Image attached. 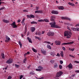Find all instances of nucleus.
I'll use <instances>...</instances> for the list:
<instances>
[{
  "instance_id": "nucleus-1",
  "label": "nucleus",
  "mask_w": 79,
  "mask_h": 79,
  "mask_svg": "<svg viewBox=\"0 0 79 79\" xmlns=\"http://www.w3.org/2000/svg\"><path fill=\"white\" fill-rule=\"evenodd\" d=\"M72 35V33L70 31H65L64 32V36H66L67 39L70 38Z\"/></svg>"
},
{
  "instance_id": "nucleus-2",
  "label": "nucleus",
  "mask_w": 79,
  "mask_h": 79,
  "mask_svg": "<svg viewBox=\"0 0 79 79\" xmlns=\"http://www.w3.org/2000/svg\"><path fill=\"white\" fill-rule=\"evenodd\" d=\"M49 24L51 25V27H54L58 28H60V27L56 25V22H52L50 23Z\"/></svg>"
},
{
  "instance_id": "nucleus-3",
  "label": "nucleus",
  "mask_w": 79,
  "mask_h": 79,
  "mask_svg": "<svg viewBox=\"0 0 79 79\" xmlns=\"http://www.w3.org/2000/svg\"><path fill=\"white\" fill-rule=\"evenodd\" d=\"M63 74V72L62 71H60L59 72H57L56 74V75L55 77L56 79H59L58 77H60V76H61Z\"/></svg>"
},
{
  "instance_id": "nucleus-4",
  "label": "nucleus",
  "mask_w": 79,
  "mask_h": 79,
  "mask_svg": "<svg viewBox=\"0 0 79 79\" xmlns=\"http://www.w3.org/2000/svg\"><path fill=\"white\" fill-rule=\"evenodd\" d=\"M10 25L13 27V28H17L18 27V26L16 24L15 22H13Z\"/></svg>"
},
{
  "instance_id": "nucleus-5",
  "label": "nucleus",
  "mask_w": 79,
  "mask_h": 79,
  "mask_svg": "<svg viewBox=\"0 0 79 79\" xmlns=\"http://www.w3.org/2000/svg\"><path fill=\"white\" fill-rule=\"evenodd\" d=\"M27 17L28 19H29V18L31 19L32 18H35V16L32 14H31L30 15H27Z\"/></svg>"
},
{
  "instance_id": "nucleus-6",
  "label": "nucleus",
  "mask_w": 79,
  "mask_h": 79,
  "mask_svg": "<svg viewBox=\"0 0 79 79\" xmlns=\"http://www.w3.org/2000/svg\"><path fill=\"white\" fill-rule=\"evenodd\" d=\"M50 20L52 22H55V17L53 16H51Z\"/></svg>"
},
{
  "instance_id": "nucleus-7",
  "label": "nucleus",
  "mask_w": 79,
  "mask_h": 79,
  "mask_svg": "<svg viewBox=\"0 0 79 79\" xmlns=\"http://www.w3.org/2000/svg\"><path fill=\"white\" fill-rule=\"evenodd\" d=\"M47 34L48 36H53L54 33L53 32H48Z\"/></svg>"
},
{
  "instance_id": "nucleus-8",
  "label": "nucleus",
  "mask_w": 79,
  "mask_h": 79,
  "mask_svg": "<svg viewBox=\"0 0 79 79\" xmlns=\"http://www.w3.org/2000/svg\"><path fill=\"white\" fill-rule=\"evenodd\" d=\"M73 43L74 42L72 41L68 43H64L62 44V45H71V44H73Z\"/></svg>"
},
{
  "instance_id": "nucleus-9",
  "label": "nucleus",
  "mask_w": 79,
  "mask_h": 79,
  "mask_svg": "<svg viewBox=\"0 0 79 79\" xmlns=\"http://www.w3.org/2000/svg\"><path fill=\"white\" fill-rule=\"evenodd\" d=\"M61 19H64V20H68L69 21H70L71 20V19L70 18H68V17H61Z\"/></svg>"
},
{
  "instance_id": "nucleus-10",
  "label": "nucleus",
  "mask_w": 79,
  "mask_h": 79,
  "mask_svg": "<svg viewBox=\"0 0 79 79\" xmlns=\"http://www.w3.org/2000/svg\"><path fill=\"white\" fill-rule=\"evenodd\" d=\"M13 63V60L11 59H9L6 61V63L7 64H11Z\"/></svg>"
},
{
  "instance_id": "nucleus-11",
  "label": "nucleus",
  "mask_w": 79,
  "mask_h": 79,
  "mask_svg": "<svg viewBox=\"0 0 79 79\" xmlns=\"http://www.w3.org/2000/svg\"><path fill=\"white\" fill-rule=\"evenodd\" d=\"M55 44L57 45H60L61 44V41H60L56 40L55 41Z\"/></svg>"
},
{
  "instance_id": "nucleus-12",
  "label": "nucleus",
  "mask_w": 79,
  "mask_h": 79,
  "mask_svg": "<svg viewBox=\"0 0 79 79\" xmlns=\"http://www.w3.org/2000/svg\"><path fill=\"white\" fill-rule=\"evenodd\" d=\"M52 14H54L55 15H57V14H58V11L52 10Z\"/></svg>"
},
{
  "instance_id": "nucleus-13",
  "label": "nucleus",
  "mask_w": 79,
  "mask_h": 79,
  "mask_svg": "<svg viewBox=\"0 0 79 79\" xmlns=\"http://www.w3.org/2000/svg\"><path fill=\"white\" fill-rule=\"evenodd\" d=\"M57 7L59 10H63L64 8V7L63 6H58Z\"/></svg>"
},
{
  "instance_id": "nucleus-14",
  "label": "nucleus",
  "mask_w": 79,
  "mask_h": 79,
  "mask_svg": "<svg viewBox=\"0 0 79 79\" xmlns=\"http://www.w3.org/2000/svg\"><path fill=\"white\" fill-rule=\"evenodd\" d=\"M2 21L4 23H10V21H9V20H5V19H3Z\"/></svg>"
},
{
  "instance_id": "nucleus-15",
  "label": "nucleus",
  "mask_w": 79,
  "mask_h": 79,
  "mask_svg": "<svg viewBox=\"0 0 79 79\" xmlns=\"http://www.w3.org/2000/svg\"><path fill=\"white\" fill-rule=\"evenodd\" d=\"M58 67V65L57 64H55L54 65V68L55 69H57V68Z\"/></svg>"
},
{
  "instance_id": "nucleus-16",
  "label": "nucleus",
  "mask_w": 79,
  "mask_h": 79,
  "mask_svg": "<svg viewBox=\"0 0 79 79\" xmlns=\"http://www.w3.org/2000/svg\"><path fill=\"white\" fill-rule=\"evenodd\" d=\"M27 40H28V41L30 43H31V44H32V42L31 39V38H30L29 37H27Z\"/></svg>"
},
{
  "instance_id": "nucleus-17",
  "label": "nucleus",
  "mask_w": 79,
  "mask_h": 79,
  "mask_svg": "<svg viewBox=\"0 0 79 79\" xmlns=\"http://www.w3.org/2000/svg\"><path fill=\"white\" fill-rule=\"evenodd\" d=\"M31 31L32 32H34L35 30V28L34 27H31Z\"/></svg>"
},
{
  "instance_id": "nucleus-18",
  "label": "nucleus",
  "mask_w": 79,
  "mask_h": 79,
  "mask_svg": "<svg viewBox=\"0 0 79 79\" xmlns=\"http://www.w3.org/2000/svg\"><path fill=\"white\" fill-rule=\"evenodd\" d=\"M1 56L2 57V59H5V54L3 53L1 54Z\"/></svg>"
},
{
  "instance_id": "nucleus-19",
  "label": "nucleus",
  "mask_w": 79,
  "mask_h": 79,
  "mask_svg": "<svg viewBox=\"0 0 79 79\" xmlns=\"http://www.w3.org/2000/svg\"><path fill=\"white\" fill-rule=\"evenodd\" d=\"M68 67L69 68H73V65L71 63H70L68 65Z\"/></svg>"
},
{
  "instance_id": "nucleus-20",
  "label": "nucleus",
  "mask_w": 79,
  "mask_h": 79,
  "mask_svg": "<svg viewBox=\"0 0 79 79\" xmlns=\"http://www.w3.org/2000/svg\"><path fill=\"white\" fill-rule=\"evenodd\" d=\"M46 51L41 50V53H43L44 55H46Z\"/></svg>"
},
{
  "instance_id": "nucleus-21",
  "label": "nucleus",
  "mask_w": 79,
  "mask_h": 79,
  "mask_svg": "<svg viewBox=\"0 0 79 79\" xmlns=\"http://www.w3.org/2000/svg\"><path fill=\"white\" fill-rule=\"evenodd\" d=\"M51 55H52L53 56H54L55 55V53L54 52H52L50 53Z\"/></svg>"
},
{
  "instance_id": "nucleus-22",
  "label": "nucleus",
  "mask_w": 79,
  "mask_h": 79,
  "mask_svg": "<svg viewBox=\"0 0 79 79\" xmlns=\"http://www.w3.org/2000/svg\"><path fill=\"white\" fill-rule=\"evenodd\" d=\"M68 4L69 5H71V6H74V4L71 2H69Z\"/></svg>"
},
{
  "instance_id": "nucleus-23",
  "label": "nucleus",
  "mask_w": 79,
  "mask_h": 79,
  "mask_svg": "<svg viewBox=\"0 0 79 79\" xmlns=\"http://www.w3.org/2000/svg\"><path fill=\"white\" fill-rule=\"evenodd\" d=\"M38 69H40V70H42L43 69V67H42L41 66H39L38 67Z\"/></svg>"
},
{
  "instance_id": "nucleus-24",
  "label": "nucleus",
  "mask_w": 79,
  "mask_h": 79,
  "mask_svg": "<svg viewBox=\"0 0 79 79\" xmlns=\"http://www.w3.org/2000/svg\"><path fill=\"white\" fill-rule=\"evenodd\" d=\"M29 74L31 75H35V73L34 71L31 72H30Z\"/></svg>"
},
{
  "instance_id": "nucleus-25",
  "label": "nucleus",
  "mask_w": 79,
  "mask_h": 79,
  "mask_svg": "<svg viewBox=\"0 0 79 79\" xmlns=\"http://www.w3.org/2000/svg\"><path fill=\"white\" fill-rule=\"evenodd\" d=\"M71 29L73 30V31H77V28H75L74 27H72Z\"/></svg>"
},
{
  "instance_id": "nucleus-26",
  "label": "nucleus",
  "mask_w": 79,
  "mask_h": 79,
  "mask_svg": "<svg viewBox=\"0 0 79 79\" xmlns=\"http://www.w3.org/2000/svg\"><path fill=\"white\" fill-rule=\"evenodd\" d=\"M47 48H49V49H52V48H51V47L49 44H48L47 46Z\"/></svg>"
},
{
  "instance_id": "nucleus-27",
  "label": "nucleus",
  "mask_w": 79,
  "mask_h": 79,
  "mask_svg": "<svg viewBox=\"0 0 79 79\" xmlns=\"http://www.w3.org/2000/svg\"><path fill=\"white\" fill-rule=\"evenodd\" d=\"M31 24H37V22H35L34 21H33L31 22Z\"/></svg>"
},
{
  "instance_id": "nucleus-28",
  "label": "nucleus",
  "mask_w": 79,
  "mask_h": 79,
  "mask_svg": "<svg viewBox=\"0 0 79 79\" xmlns=\"http://www.w3.org/2000/svg\"><path fill=\"white\" fill-rule=\"evenodd\" d=\"M24 21H25V18H24L22 20V22H21V23L22 24H23V25H24Z\"/></svg>"
},
{
  "instance_id": "nucleus-29",
  "label": "nucleus",
  "mask_w": 79,
  "mask_h": 79,
  "mask_svg": "<svg viewBox=\"0 0 79 79\" xmlns=\"http://www.w3.org/2000/svg\"><path fill=\"white\" fill-rule=\"evenodd\" d=\"M32 50L34 52H35V53H36L37 52V50H35V49H34V48H32Z\"/></svg>"
},
{
  "instance_id": "nucleus-30",
  "label": "nucleus",
  "mask_w": 79,
  "mask_h": 79,
  "mask_svg": "<svg viewBox=\"0 0 79 79\" xmlns=\"http://www.w3.org/2000/svg\"><path fill=\"white\" fill-rule=\"evenodd\" d=\"M6 38L7 40L9 41L10 40V38H9V37H8V36L7 35H6Z\"/></svg>"
},
{
  "instance_id": "nucleus-31",
  "label": "nucleus",
  "mask_w": 79,
  "mask_h": 79,
  "mask_svg": "<svg viewBox=\"0 0 79 79\" xmlns=\"http://www.w3.org/2000/svg\"><path fill=\"white\" fill-rule=\"evenodd\" d=\"M60 55L62 57L63 56V51H61L60 53Z\"/></svg>"
},
{
  "instance_id": "nucleus-32",
  "label": "nucleus",
  "mask_w": 79,
  "mask_h": 79,
  "mask_svg": "<svg viewBox=\"0 0 79 79\" xmlns=\"http://www.w3.org/2000/svg\"><path fill=\"white\" fill-rule=\"evenodd\" d=\"M35 38H36V39H38V40H42L40 38L37 37V36H35Z\"/></svg>"
},
{
  "instance_id": "nucleus-33",
  "label": "nucleus",
  "mask_w": 79,
  "mask_h": 79,
  "mask_svg": "<svg viewBox=\"0 0 79 79\" xmlns=\"http://www.w3.org/2000/svg\"><path fill=\"white\" fill-rule=\"evenodd\" d=\"M35 38H36V39H38V40H42L40 38L37 37V36H35Z\"/></svg>"
},
{
  "instance_id": "nucleus-34",
  "label": "nucleus",
  "mask_w": 79,
  "mask_h": 79,
  "mask_svg": "<svg viewBox=\"0 0 79 79\" xmlns=\"http://www.w3.org/2000/svg\"><path fill=\"white\" fill-rule=\"evenodd\" d=\"M44 21H45V22H46L47 23L49 22V21H48V20H47V19H44L43 20V22H44Z\"/></svg>"
},
{
  "instance_id": "nucleus-35",
  "label": "nucleus",
  "mask_w": 79,
  "mask_h": 79,
  "mask_svg": "<svg viewBox=\"0 0 79 79\" xmlns=\"http://www.w3.org/2000/svg\"><path fill=\"white\" fill-rule=\"evenodd\" d=\"M19 44L20 46V48H21V47H22V44L21 43V42L19 41Z\"/></svg>"
},
{
  "instance_id": "nucleus-36",
  "label": "nucleus",
  "mask_w": 79,
  "mask_h": 79,
  "mask_svg": "<svg viewBox=\"0 0 79 79\" xmlns=\"http://www.w3.org/2000/svg\"><path fill=\"white\" fill-rule=\"evenodd\" d=\"M15 68H19V65H17L16 64H15Z\"/></svg>"
},
{
  "instance_id": "nucleus-37",
  "label": "nucleus",
  "mask_w": 79,
  "mask_h": 79,
  "mask_svg": "<svg viewBox=\"0 0 79 79\" xmlns=\"http://www.w3.org/2000/svg\"><path fill=\"white\" fill-rule=\"evenodd\" d=\"M50 62L52 64H53V63H54V62H55V61L53 60H50Z\"/></svg>"
},
{
  "instance_id": "nucleus-38",
  "label": "nucleus",
  "mask_w": 79,
  "mask_h": 79,
  "mask_svg": "<svg viewBox=\"0 0 79 79\" xmlns=\"http://www.w3.org/2000/svg\"><path fill=\"white\" fill-rule=\"evenodd\" d=\"M27 60V59H26V58H25V59H24L23 61V62L24 63H25L26 62V61Z\"/></svg>"
},
{
  "instance_id": "nucleus-39",
  "label": "nucleus",
  "mask_w": 79,
  "mask_h": 79,
  "mask_svg": "<svg viewBox=\"0 0 79 79\" xmlns=\"http://www.w3.org/2000/svg\"><path fill=\"white\" fill-rule=\"evenodd\" d=\"M35 70L36 71H42V70H41L40 69H35Z\"/></svg>"
},
{
  "instance_id": "nucleus-40",
  "label": "nucleus",
  "mask_w": 79,
  "mask_h": 79,
  "mask_svg": "<svg viewBox=\"0 0 79 79\" xmlns=\"http://www.w3.org/2000/svg\"><path fill=\"white\" fill-rule=\"evenodd\" d=\"M59 68L60 69H62V65H59Z\"/></svg>"
},
{
  "instance_id": "nucleus-41",
  "label": "nucleus",
  "mask_w": 79,
  "mask_h": 79,
  "mask_svg": "<svg viewBox=\"0 0 79 79\" xmlns=\"http://www.w3.org/2000/svg\"><path fill=\"white\" fill-rule=\"evenodd\" d=\"M43 13V10H39V13Z\"/></svg>"
},
{
  "instance_id": "nucleus-42",
  "label": "nucleus",
  "mask_w": 79,
  "mask_h": 79,
  "mask_svg": "<svg viewBox=\"0 0 79 79\" xmlns=\"http://www.w3.org/2000/svg\"><path fill=\"white\" fill-rule=\"evenodd\" d=\"M38 21V22H44L43 20H39Z\"/></svg>"
},
{
  "instance_id": "nucleus-43",
  "label": "nucleus",
  "mask_w": 79,
  "mask_h": 79,
  "mask_svg": "<svg viewBox=\"0 0 79 79\" xmlns=\"http://www.w3.org/2000/svg\"><path fill=\"white\" fill-rule=\"evenodd\" d=\"M23 12H28V10L26 9L24 10H23Z\"/></svg>"
},
{
  "instance_id": "nucleus-44",
  "label": "nucleus",
  "mask_w": 79,
  "mask_h": 79,
  "mask_svg": "<svg viewBox=\"0 0 79 79\" xmlns=\"http://www.w3.org/2000/svg\"><path fill=\"white\" fill-rule=\"evenodd\" d=\"M12 79V77H11V76H9L7 79Z\"/></svg>"
},
{
  "instance_id": "nucleus-45",
  "label": "nucleus",
  "mask_w": 79,
  "mask_h": 79,
  "mask_svg": "<svg viewBox=\"0 0 79 79\" xmlns=\"http://www.w3.org/2000/svg\"><path fill=\"white\" fill-rule=\"evenodd\" d=\"M35 9L36 10H39V7L38 6H36L35 7Z\"/></svg>"
},
{
  "instance_id": "nucleus-46",
  "label": "nucleus",
  "mask_w": 79,
  "mask_h": 79,
  "mask_svg": "<svg viewBox=\"0 0 79 79\" xmlns=\"http://www.w3.org/2000/svg\"><path fill=\"white\" fill-rule=\"evenodd\" d=\"M38 35H39V36H40V35H41V32H40V31H39L38 32Z\"/></svg>"
},
{
  "instance_id": "nucleus-47",
  "label": "nucleus",
  "mask_w": 79,
  "mask_h": 79,
  "mask_svg": "<svg viewBox=\"0 0 79 79\" xmlns=\"http://www.w3.org/2000/svg\"><path fill=\"white\" fill-rule=\"evenodd\" d=\"M60 64H62L63 63V62L61 60H60Z\"/></svg>"
},
{
  "instance_id": "nucleus-48",
  "label": "nucleus",
  "mask_w": 79,
  "mask_h": 79,
  "mask_svg": "<svg viewBox=\"0 0 79 79\" xmlns=\"http://www.w3.org/2000/svg\"><path fill=\"white\" fill-rule=\"evenodd\" d=\"M27 25H26L25 26V30L27 31Z\"/></svg>"
},
{
  "instance_id": "nucleus-49",
  "label": "nucleus",
  "mask_w": 79,
  "mask_h": 79,
  "mask_svg": "<svg viewBox=\"0 0 79 79\" xmlns=\"http://www.w3.org/2000/svg\"><path fill=\"white\" fill-rule=\"evenodd\" d=\"M55 55L57 56H60V54H59V53H57V55Z\"/></svg>"
},
{
  "instance_id": "nucleus-50",
  "label": "nucleus",
  "mask_w": 79,
  "mask_h": 79,
  "mask_svg": "<svg viewBox=\"0 0 79 79\" xmlns=\"http://www.w3.org/2000/svg\"><path fill=\"white\" fill-rule=\"evenodd\" d=\"M23 76H23L21 75L20 77V79H22V78H23Z\"/></svg>"
},
{
  "instance_id": "nucleus-51",
  "label": "nucleus",
  "mask_w": 79,
  "mask_h": 79,
  "mask_svg": "<svg viewBox=\"0 0 79 79\" xmlns=\"http://www.w3.org/2000/svg\"><path fill=\"white\" fill-rule=\"evenodd\" d=\"M44 79V77H42L41 78H38L37 79Z\"/></svg>"
},
{
  "instance_id": "nucleus-52",
  "label": "nucleus",
  "mask_w": 79,
  "mask_h": 79,
  "mask_svg": "<svg viewBox=\"0 0 79 79\" xmlns=\"http://www.w3.org/2000/svg\"><path fill=\"white\" fill-rule=\"evenodd\" d=\"M69 56H71V57H72V58H74V56H71V55H70Z\"/></svg>"
},
{
  "instance_id": "nucleus-53",
  "label": "nucleus",
  "mask_w": 79,
  "mask_h": 79,
  "mask_svg": "<svg viewBox=\"0 0 79 79\" xmlns=\"http://www.w3.org/2000/svg\"><path fill=\"white\" fill-rule=\"evenodd\" d=\"M62 49L63 50H64V51L66 50V48L64 47H63L62 48Z\"/></svg>"
},
{
  "instance_id": "nucleus-54",
  "label": "nucleus",
  "mask_w": 79,
  "mask_h": 79,
  "mask_svg": "<svg viewBox=\"0 0 79 79\" xmlns=\"http://www.w3.org/2000/svg\"><path fill=\"white\" fill-rule=\"evenodd\" d=\"M67 29H69V30L70 31H71V29H70V28L69 26H67Z\"/></svg>"
},
{
  "instance_id": "nucleus-55",
  "label": "nucleus",
  "mask_w": 79,
  "mask_h": 79,
  "mask_svg": "<svg viewBox=\"0 0 79 79\" xmlns=\"http://www.w3.org/2000/svg\"><path fill=\"white\" fill-rule=\"evenodd\" d=\"M35 13H39V11H36L35 12Z\"/></svg>"
},
{
  "instance_id": "nucleus-56",
  "label": "nucleus",
  "mask_w": 79,
  "mask_h": 79,
  "mask_svg": "<svg viewBox=\"0 0 79 79\" xmlns=\"http://www.w3.org/2000/svg\"><path fill=\"white\" fill-rule=\"evenodd\" d=\"M9 41H10V40H6L5 41V42H9Z\"/></svg>"
},
{
  "instance_id": "nucleus-57",
  "label": "nucleus",
  "mask_w": 79,
  "mask_h": 79,
  "mask_svg": "<svg viewBox=\"0 0 79 79\" xmlns=\"http://www.w3.org/2000/svg\"><path fill=\"white\" fill-rule=\"evenodd\" d=\"M3 9H4V7H2L0 8V11L1 10H3Z\"/></svg>"
},
{
  "instance_id": "nucleus-58",
  "label": "nucleus",
  "mask_w": 79,
  "mask_h": 79,
  "mask_svg": "<svg viewBox=\"0 0 79 79\" xmlns=\"http://www.w3.org/2000/svg\"><path fill=\"white\" fill-rule=\"evenodd\" d=\"M74 50H75L74 48H73V49H72V50H71L72 52H73V51H74Z\"/></svg>"
},
{
  "instance_id": "nucleus-59",
  "label": "nucleus",
  "mask_w": 79,
  "mask_h": 79,
  "mask_svg": "<svg viewBox=\"0 0 79 79\" xmlns=\"http://www.w3.org/2000/svg\"><path fill=\"white\" fill-rule=\"evenodd\" d=\"M18 23H20V22H21V20L19 19L18 20Z\"/></svg>"
},
{
  "instance_id": "nucleus-60",
  "label": "nucleus",
  "mask_w": 79,
  "mask_h": 79,
  "mask_svg": "<svg viewBox=\"0 0 79 79\" xmlns=\"http://www.w3.org/2000/svg\"><path fill=\"white\" fill-rule=\"evenodd\" d=\"M45 33V31H42V33H41V34H44Z\"/></svg>"
},
{
  "instance_id": "nucleus-61",
  "label": "nucleus",
  "mask_w": 79,
  "mask_h": 79,
  "mask_svg": "<svg viewBox=\"0 0 79 79\" xmlns=\"http://www.w3.org/2000/svg\"><path fill=\"white\" fill-rule=\"evenodd\" d=\"M27 55V53L24 54V55L25 57L26 56V55Z\"/></svg>"
},
{
  "instance_id": "nucleus-62",
  "label": "nucleus",
  "mask_w": 79,
  "mask_h": 79,
  "mask_svg": "<svg viewBox=\"0 0 79 79\" xmlns=\"http://www.w3.org/2000/svg\"><path fill=\"white\" fill-rule=\"evenodd\" d=\"M75 63H79V61H75Z\"/></svg>"
},
{
  "instance_id": "nucleus-63",
  "label": "nucleus",
  "mask_w": 79,
  "mask_h": 79,
  "mask_svg": "<svg viewBox=\"0 0 79 79\" xmlns=\"http://www.w3.org/2000/svg\"><path fill=\"white\" fill-rule=\"evenodd\" d=\"M76 73H79V70H76Z\"/></svg>"
},
{
  "instance_id": "nucleus-64",
  "label": "nucleus",
  "mask_w": 79,
  "mask_h": 79,
  "mask_svg": "<svg viewBox=\"0 0 79 79\" xmlns=\"http://www.w3.org/2000/svg\"><path fill=\"white\" fill-rule=\"evenodd\" d=\"M77 31H79V28H77Z\"/></svg>"
}]
</instances>
